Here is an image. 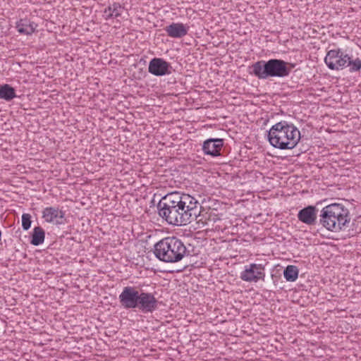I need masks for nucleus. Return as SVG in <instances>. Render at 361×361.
<instances>
[{
  "instance_id": "a211bd4d",
  "label": "nucleus",
  "mask_w": 361,
  "mask_h": 361,
  "mask_svg": "<svg viewBox=\"0 0 361 361\" xmlns=\"http://www.w3.org/2000/svg\"><path fill=\"white\" fill-rule=\"evenodd\" d=\"M45 238V232L40 226H36L33 228L31 235L30 243L32 245L38 246L44 243Z\"/></svg>"
},
{
  "instance_id": "f3484780",
  "label": "nucleus",
  "mask_w": 361,
  "mask_h": 361,
  "mask_svg": "<svg viewBox=\"0 0 361 361\" xmlns=\"http://www.w3.org/2000/svg\"><path fill=\"white\" fill-rule=\"evenodd\" d=\"M122 9L119 3L114 2L104 9L103 16L106 20L118 18L121 15Z\"/></svg>"
},
{
  "instance_id": "dca6fc26",
  "label": "nucleus",
  "mask_w": 361,
  "mask_h": 361,
  "mask_svg": "<svg viewBox=\"0 0 361 361\" xmlns=\"http://www.w3.org/2000/svg\"><path fill=\"white\" fill-rule=\"evenodd\" d=\"M37 25L27 18L16 22V27L18 32L23 35H31L36 29Z\"/></svg>"
},
{
  "instance_id": "f8f14e48",
  "label": "nucleus",
  "mask_w": 361,
  "mask_h": 361,
  "mask_svg": "<svg viewBox=\"0 0 361 361\" xmlns=\"http://www.w3.org/2000/svg\"><path fill=\"white\" fill-rule=\"evenodd\" d=\"M42 219L47 223H52L56 225L66 223L65 211L59 209V207H47L42 211Z\"/></svg>"
},
{
  "instance_id": "20e7f679",
  "label": "nucleus",
  "mask_w": 361,
  "mask_h": 361,
  "mask_svg": "<svg viewBox=\"0 0 361 361\" xmlns=\"http://www.w3.org/2000/svg\"><path fill=\"white\" fill-rule=\"evenodd\" d=\"M187 252V248L181 240L176 237L161 239L154 246L155 257L164 262L174 263L180 261Z\"/></svg>"
},
{
  "instance_id": "39448f33",
  "label": "nucleus",
  "mask_w": 361,
  "mask_h": 361,
  "mask_svg": "<svg viewBox=\"0 0 361 361\" xmlns=\"http://www.w3.org/2000/svg\"><path fill=\"white\" fill-rule=\"evenodd\" d=\"M288 63L282 59L260 60L250 66L252 69L250 73L259 80H266L270 78H285L288 76L291 71V68L288 67Z\"/></svg>"
},
{
  "instance_id": "6e6552de",
  "label": "nucleus",
  "mask_w": 361,
  "mask_h": 361,
  "mask_svg": "<svg viewBox=\"0 0 361 361\" xmlns=\"http://www.w3.org/2000/svg\"><path fill=\"white\" fill-rule=\"evenodd\" d=\"M140 291L135 287L126 286L118 296L119 302L124 309H137Z\"/></svg>"
},
{
  "instance_id": "4468645a",
  "label": "nucleus",
  "mask_w": 361,
  "mask_h": 361,
  "mask_svg": "<svg viewBox=\"0 0 361 361\" xmlns=\"http://www.w3.org/2000/svg\"><path fill=\"white\" fill-rule=\"evenodd\" d=\"M223 145L224 139L209 138L203 142L202 150L205 154L217 157L220 155Z\"/></svg>"
},
{
  "instance_id": "6ab92c4d",
  "label": "nucleus",
  "mask_w": 361,
  "mask_h": 361,
  "mask_svg": "<svg viewBox=\"0 0 361 361\" xmlns=\"http://www.w3.org/2000/svg\"><path fill=\"white\" fill-rule=\"evenodd\" d=\"M17 97L15 89L10 85L4 84L0 86V98L7 102Z\"/></svg>"
},
{
  "instance_id": "423d86ee",
  "label": "nucleus",
  "mask_w": 361,
  "mask_h": 361,
  "mask_svg": "<svg viewBox=\"0 0 361 361\" xmlns=\"http://www.w3.org/2000/svg\"><path fill=\"white\" fill-rule=\"evenodd\" d=\"M324 62L329 69L334 71L343 70L349 67L350 72L353 73L361 69V59H353L341 49L329 50L324 58Z\"/></svg>"
},
{
  "instance_id": "1a4fd4ad",
  "label": "nucleus",
  "mask_w": 361,
  "mask_h": 361,
  "mask_svg": "<svg viewBox=\"0 0 361 361\" xmlns=\"http://www.w3.org/2000/svg\"><path fill=\"white\" fill-rule=\"evenodd\" d=\"M264 267L260 264H250L245 266V269L240 273V278L247 282H257L259 280H264Z\"/></svg>"
},
{
  "instance_id": "f257e3e1",
  "label": "nucleus",
  "mask_w": 361,
  "mask_h": 361,
  "mask_svg": "<svg viewBox=\"0 0 361 361\" xmlns=\"http://www.w3.org/2000/svg\"><path fill=\"white\" fill-rule=\"evenodd\" d=\"M267 137L270 145L280 149H293L301 138L300 130L286 121H281L272 126L268 131Z\"/></svg>"
},
{
  "instance_id": "ddd939ff",
  "label": "nucleus",
  "mask_w": 361,
  "mask_h": 361,
  "mask_svg": "<svg viewBox=\"0 0 361 361\" xmlns=\"http://www.w3.org/2000/svg\"><path fill=\"white\" fill-rule=\"evenodd\" d=\"M298 219L302 223L312 226L317 222V209L315 206L309 205L300 209L298 213Z\"/></svg>"
},
{
  "instance_id": "7ed1b4c3",
  "label": "nucleus",
  "mask_w": 361,
  "mask_h": 361,
  "mask_svg": "<svg viewBox=\"0 0 361 361\" xmlns=\"http://www.w3.org/2000/svg\"><path fill=\"white\" fill-rule=\"evenodd\" d=\"M319 216V224L326 230L335 233L345 230L351 219L348 209L340 203L324 207Z\"/></svg>"
},
{
  "instance_id": "f03ea898",
  "label": "nucleus",
  "mask_w": 361,
  "mask_h": 361,
  "mask_svg": "<svg viewBox=\"0 0 361 361\" xmlns=\"http://www.w3.org/2000/svg\"><path fill=\"white\" fill-rule=\"evenodd\" d=\"M201 208L202 206H197L190 209V207L181 203H179L178 205H174V204H157L159 216L168 224L174 226L186 225L193 221H197V218L200 216Z\"/></svg>"
},
{
  "instance_id": "9d476101",
  "label": "nucleus",
  "mask_w": 361,
  "mask_h": 361,
  "mask_svg": "<svg viewBox=\"0 0 361 361\" xmlns=\"http://www.w3.org/2000/svg\"><path fill=\"white\" fill-rule=\"evenodd\" d=\"M157 306L158 300L152 293L140 291L137 309L143 313H152Z\"/></svg>"
},
{
  "instance_id": "9b49d317",
  "label": "nucleus",
  "mask_w": 361,
  "mask_h": 361,
  "mask_svg": "<svg viewBox=\"0 0 361 361\" xmlns=\"http://www.w3.org/2000/svg\"><path fill=\"white\" fill-rule=\"evenodd\" d=\"M148 71L155 76L170 75L173 68L170 63L162 58H153L149 63Z\"/></svg>"
},
{
  "instance_id": "412c9836",
  "label": "nucleus",
  "mask_w": 361,
  "mask_h": 361,
  "mask_svg": "<svg viewBox=\"0 0 361 361\" xmlns=\"http://www.w3.org/2000/svg\"><path fill=\"white\" fill-rule=\"evenodd\" d=\"M31 216L29 214L22 215V227L24 231H27L31 226Z\"/></svg>"
},
{
  "instance_id": "2eb2a0df",
  "label": "nucleus",
  "mask_w": 361,
  "mask_h": 361,
  "mask_svg": "<svg viewBox=\"0 0 361 361\" xmlns=\"http://www.w3.org/2000/svg\"><path fill=\"white\" fill-rule=\"evenodd\" d=\"M189 26L181 23H172L165 27L168 36L173 38H181L188 34Z\"/></svg>"
},
{
  "instance_id": "0eeeda50",
  "label": "nucleus",
  "mask_w": 361,
  "mask_h": 361,
  "mask_svg": "<svg viewBox=\"0 0 361 361\" xmlns=\"http://www.w3.org/2000/svg\"><path fill=\"white\" fill-rule=\"evenodd\" d=\"M179 203L185 204L190 209L201 206L198 201L189 194L180 193L178 192H171L164 196L158 204L178 205Z\"/></svg>"
},
{
  "instance_id": "aec40b11",
  "label": "nucleus",
  "mask_w": 361,
  "mask_h": 361,
  "mask_svg": "<svg viewBox=\"0 0 361 361\" xmlns=\"http://www.w3.org/2000/svg\"><path fill=\"white\" fill-rule=\"evenodd\" d=\"M283 276L287 281H295L298 277V269L296 266L288 265L283 271Z\"/></svg>"
}]
</instances>
